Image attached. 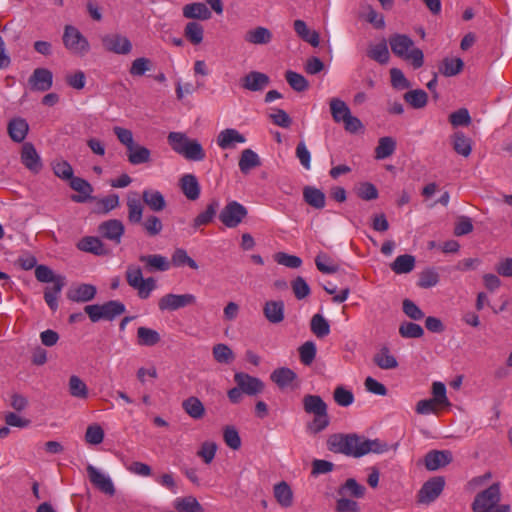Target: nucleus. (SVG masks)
Segmentation results:
<instances>
[{"mask_svg":"<svg viewBox=\"0 0 512 512\" xmlns=\"http://www.w3.org/2000/svg\"><path fill=\"white\" fill-rule=\"evenodd\" d=\"M247 209L237 201L229 202L220 212V221L228 228L237 227L247 216Z\"/></svg>","mask_w":512,"mask_h":512,"instance_id":"9d476101","label":"nucleus"},{"mask_svg":"<svg viewBox=\"0 0 512 512\" xmlns=\"http://www.w3.org/2000/svg\"><path fill=\"white\" fill-rule=\"evenodd\" d=\"M126 153L127 159L132 165L146 164L151 161V151L142 145L134 144Z\"/></svg>","mask_w":512,"mask_h":512,"instance_id":"72a5a7b5","label":"nucleus"},{"mask_svg":"<svg viewBox=\"0 0 512 512\" xmlns=\"http://www.w3.org/2000/svg\"><path fill=\"white\" fill-rule=\"evenodd\" d=\"M69 185L74 191L79 193L78 195H72V201L76 203H84L88 199L92 198L91 194L93 193V187L87 180L80 177H73L69 181Z\"/></svg>","mask_w":512,"mask_h":512,"instance_id":"412c9836","label":"nucleus"},{"mask_svg":"<svg viewBox=\"0 0 512 512\" xmlns=\"http://www.w3.org/2000/svg\"><path fill=\"white\" fill-rule=\"evenodd\" d=\"M329 105L332 118L336 123L343 122L351 113L347 104L339 98H332Z\"/></svg>","mask_w":512,"mask_h":512,"instance_id":"603ef678","label":"nucleus"},{"mask_svg":"<svg viewBox=\"0 0 512 512\" xmlns=\"http://www.w3.org/2000/svg\"><path fill=\"white\" fill-rule=\"evenodd\" d=\"M365 491L366 488L363 485L359 484L355 479L349 478L339 487L338 495L362 498L365 494Z\"/></svg>","mask_w":512,"mask_h":512,"instance_id":"a18cd8bd","label":"nucleus"},{"mask_svg":"<svg viewBox=\"0 0 512 512\" xmlns=\"http://www.w3.org/2000/svg\"><path fill=\"white\" fill-rule=\"evenodd\" d=\"M273 35L271 31L262 26L248 30L244 35V40L247 43L254 45H265L271 42Z\"/></svg>","mask_w":512,"mask_h":512,"instance_id":"c756f323","label":"nucleus"},{"mask_svg":"<svg viewBox=\"0 0 512 512\" xmlns=\"http://www.w3.org/2000/svg\"><path fill=\"white\" fill-rule=\"evenodd\" d=\"M104 48L118 55H127L132 51L131 41L121 34H109L102 38Z\"/></svg>","mask_w":512,"mask_h":512,"instance_id":"2eb2a0df","label":"nucleus"},{"mask_svg":"<svg viewBox=\"0 0 512 512\" xmlns=\"http://www.w3.org/2000/svg\"><path fill=\"white\" fill-rule=\"evenodd\" d=\"M77 247L81 251L89 252L98 256L105 255L107 253V249L103 242L99 238L93 236H86L82 238L78 242Z\"/></svg>","mask_w":512,"mask_h":512,"instance_id":"f704fd0d","label":"nucleus"},{"mask_svg":"<svg viewBox=\"0 0 512 512\" xmlns=\"http://www.w3.org/2000/svg\"><path fill=\"white\" fill-rule=\"evenodd\" d=\"M183 16L187 19L208 20L211 13L204 3L196 2L183 7Z\"/></svg>","mask_w":512,"mask_h":512,"instance_id":"ea45409f","label":"nucleus"},{"mask_svg":"<svg viewBox=\"0 0 512 512\" xmlns=\"http://www.w3.org/2000/svg\"><path fill=\"white\" fill-rule=\"evenodd\" d=\"M311 331L318 337L323 338L330 333L328 321L321 315L315 314L310 323Z\"/></svg>","mask_w":512,"mask_h":512,"instance_id":"680f3d73","label":"nucleus"},{"mask_svg":"<svg viewBox=\"0 0 512 512\" xmlns=\"http://www.w3.org/2000/svg\"><path fill=\"white\" fill-rule=\"evenodd\" d=\"M161 341L160 334L148 327L141 326L137 329V343L140 346H155Z\"/></svg>","mask_w":512,"mask_h":512,"instance_id":"c03bdc74","label":"nucleus"},{"mask_svg":"<svg viewBox=\"0 0 512 512\" xmlns=\"http://www.w3.org/2000/svg\"><path fill=\"white\" fill-rule=\"evenodd\" d=\"M263 314L272 324L281 323L285 317V306L282 300H269L263 306Z\"/></svg>","mask_w":512,"mask_h":512,"instance_id":"aec40b11","label":"nucleus"},{"mask_svg":"<svg viewBox=\"0 0 512 512\" xmlns=\"http://www.w3.org/2000/svg\"><path fill=\"white\" fill-rule=\"evenodd\" d=\"M51 168L54 175L62 180L70 181L73 176V168L71 164L63 159H55L51 162Z\"/></svg>","mask_w":512,"mask_h":512,"instance_id":"5fc2aeb1","label":"nucleus"},{"mask_svg":"<svg viewBox=\"0 0 512 512\" xmlns=\"http://www.w3.org/2000/svg\"><path fill=\"white\" fill-rule=\"evenodd\" d=\"M86 471L89 477L90 482L102 493L107 494L109 496H113L115 494V487L111 480V478L101 472L99 469L94 467L91 464H88L86 467Z\"/></svg>","mask_w":512,"mask_h":512,"instance_id":"4468645a","label":"nucleus"},{"mask_svg":"<svg viewBox=\"0 0 512 512\" xmlns=\"http://www.w3.org/2000/svg\"><path fill=\"white\" fill-rule=\"evenodd\" d=\"M389 449L388 444L382 442L378 439L375 440H366L362 437H359V446H358V457H361L370 452L381 454L387 452Z\"/></svg>","mask_w":512,"mask_h":512,"instance_id":"e433bc0d","label":"nucleus"},{"mask_svg":"<svg viewBox=\"0 0 512 512\" xmlns=\"http://www.w3.org/2000/svg\"><path fill=\"white\" fill-rule=\"evenodd\" d=\"M359 436L333 434L327 440V447L331 452L342 453L358 457Z\"/></svg>","mask_w":512,"mask_h":512,"instance_id":"0eeeda50","label":"nucleus"},{"mask_svg":"<svg viewBox=\"0 0 512 512\" xmlns=\"http://www.w3.org/2000/svg\"><path fill=\"white\" fill-rule=\"evenodd\" d=\"M285 78L291 88L297 92H303L309 87L308 81L305 77L297 72L287 71Z\"/></svg>","mask_w":512,"mask_h":512,"instance_id":"69168bd1","label":"nucleus"},{"mask_svg":"<svg viewBox=\"0 0 512 512\" xmlns=\"http://www.w3.org/2000/svg\"><path fill=\"white\" fill-rule=\"evenodd\" d=\"M452 461L450 451H430L425 456V467L430 471H435L441 467L448 465Z\"/></svg>","mask_w":512,"mask_h":512,"instance_id":"5701e85b","label":"nucleus"},{"mask_svg":"<svg viewBox=\"0 0 512 512\" xmlns=\"http://www.w3.org/2000/svg\"><path fill=\"white\" fill-rule=\"evenodd\" d=\"M35 277L42 283H58L59 279H65L62 275H55L54 272L46 265H38L35 268Z\"/></svg>","mask_w":512,"mask_h":512,"instance_id":"e2e57ef3","label":"nucleus"},{"mask_svg":"<svg viewBox=\"0 0 512 512\" xmlns=\"http://www.w3.org/2000/svg\"><path fill=\"white\" fill-rule=\"evenodd\" d=\"M261 165V160L258 154L250 148L244 149L241 152L238 166L240 171L247 175L252 169Z\"/></svg>","mask_w":512,"mask_h":512,"instance_id":"2f4dec72","label":"nucleus"},{"mask_svg":"<svg viewBox=\"0 0 512 512\" xmlns=\"http://www.w3.org/2000/svg\"><path fill=\"white\" fill-rule=\"evenodd\" d=\"M63 44L65 48L77 55H84L90 49L88 40L72 25L65 26Z\"/></svg>","mask_w":512,"mask_h":512,"instance_id":"1a4fd4ad","label":"nucleus"},{"mask_svg":"<svg viewBox=\"0 0 512 512\" xmlns=\"http://www.w3.org/2000/svg\"><path fill=\"white\" fill-rule=\"evenodd\" d=\"M245 142V136L234 128H226L220 131L216 139L218 147L222 150L234 149L238 144Z\"/></svg>","mask_w":512,"mask_h":512,"instance_id":"a211bd4d","label":"nucleus"},{"mask_svg":"<svg viewBox=\"0 0 512 512\" xmlns=\"http://www.w3.org/2000/svg\"><path fill=\"white\" fill-rule=\"evenodd\" d=\"M269 84V76L258 71H251L241 78V87L251 92L263 91Z\"/></svg>","mask_w":512,"mask_h":512,"instance_id":"f3484780","label":"nucleus"},{"mask_svg":"<svg viewBox=\"0 0 512 512\" xmlns=\"http://www.w3.org/2000/svg\"><path fill=\"white\" fill-rule=\"evenodd\" d=\"M399 334L403 338H420L424 334L423 328L413 322H404L399 327Z\"/></svg>","mask_w":512,"mask_h":512,"instance_id":"774afa93","label":"nucleus"},{"mask_svg":"<svg viewBox=\"0 0 512 512\" xmlns=\"http://www.w3.org/2000/svg\"><path fill=\"white\" fill-rule=\"evenodd\" d=\"M396 149V141L392 137H382L375 148V158L378 160L388 158Z\"/></svg>","mask_w":512,"mask_h":512,"instance_id":"864d4df0","label":"nucleus"},{"mask_svg":"<svg viewBox=\"0 0 512 512\" xmlns=\"http://www.w3.org/2000/svg\"><path fill=\"white\" fill-rule=\"evenodd\" d=\"M172 264L175 267H184L188 266L189 268L193 270H197L198 264L194 259H192L186 252V250L182 248H177L172 254L171 257Z\"/></svg>","mask_w":512,"mask_h":512,"instance_id":"13d9d810","label":"nucleus"},{"mask_svg":"<svg viewBox=\"0 0 512 512\" xmlns=\"http://www.w3.org/2000/svg\"><path fill=\"white\" fill-rule=\"evenodd\" d=\"M20 160L23 166L33 174H38L43 169L42 159L35 146L30 142L22 145Z\"/></svg>","mask_w":512,"mask_h":512,"instance_id":"f8f14e48","label":"nucleus"},{"mask_svg":"<svg viewBox=\"0 0 512 512\" xmlns=\"http://www.w3.org/2000/svg\"><path fill=\"white\" fill-rule=\"evenodd\" d=\"M405 101L415 109H420L426 106L428 101L427 93L422 89L411 90L405 93Z\"/></svg>","mask_w":512,"mask_h":512,"instance_id":"052dcab7","label":"nucleus"},{"mask_svg":"<svg viewBox=\"0 0 512 512\" xmlns=\"http://www.w3.org/2000/svg\"><path fill=\"white\" fill-rule=\"evenodd\" d=\"M463 68L464 62L461 58L445 57L439 66V72L446 77H452L462 72Z\"/></svg>","mask_w":512,"mask_h":512,"instance_id":"79ce46f5","label":"nucleus"},{"mask_svg":"<svg viewBox=\"0 0 512 512\" xmlns=\"http://www.w3.org/2000/svg\"><path fill=\"white\" fill-rule=\"evenodd\" d=\"M140 224L142 225L146 234L151 237L157 236L163 229V224L160 218L155 215H149L144 221L141 220Z\"/></svg>","mask_w":512,"mask_h":512,"instance_id":"338daca9","label":"nucleus"},{"mask_svg":"<svg viewBox=\"0 0 512 512\" xmlns=\"http://www.w3.org/2000/svg\"><path fill=\"white\" fill-rule=\"evenodd\" d=\"M196 296L190 293L174 294L168 293L158 299V309L161 312L176 311L187 306L196 304Z\"/></svg>","mask_w":512,"mask_h":512,"instance_id":"6e6552de","label":"nucleus"},{"mask_svg":"<svg viewBox=\"0 0 512 512\" xmlns=\"http://www.w3.org/2000/svg\"><path fill=\"white\" fill-rule=\"evenodd\" d=\"M303 198L307 204L315 209H322L325 207V194L315 187L306 186L303 189Z\"/></svg>","mask_w":512,"mask_h":512,"instance_id":"37998d69","label":"nucleus"},{"mask_svg":"<svg viewBox=\"0 0 512 512\" xmlns=\"http://www.w3.org/2000/svg\"><path fill=\"white\" fill-rule=\"evenodd\" d=\"M118 206L119 196L117 194H110L96 201L94 211L98 214H107Z\"/></svg>","mask_w":512,"mask_h":512,"instance_id":"bf43d9fd","label":"nucleus"},{"mask_svg":"<svg viewBox=\"0 0 512 512\" xmlns=\"http://www.w3.org/2000/svg\"><path fill=\"white\" fill-rule=\"evenodd\" d=\"M64 286L65 279H59L58 283L45 288L44 299L52 311H56L58 308V297Z\"/></svg>","mask_w":512,"mask_h":512,"instance_id":"49530a36","label":"nucleus"},{"mask_svg":"<svg viewBox=\"0 0 512 512\" xmlns=\"http://www.w3.org/2000/svg\"><path fill=\"white\" fill-rule=\"evenodd\" d=\"M234 382L240 387L243 393L248 396L258 395L264 390V383L262 380L244 372L235 373Z\"/></svg>","mask_w":512,"mask_h":512,"instance_id":"ddd939ff","label":"nucleus"},{"mask_svg":"<svg viewBox=\"0 0 512 512\" xmlns=\"http://www.w3.org/2000/svg\"><path fill=\"white\" fill-rule=\"evenodd\" d=\"M218 209H219V202L217 200L211 201L207 205L206 209L203 212H201L200 214H198V216L194 219V222H193L194 228H198L200 226L207 225L210 222H212V220L214 219V217L217 214Z\"/></svg>","mask_w":512,"mask_h":512,"instance_id":"3c124183","label":"nucleus"},{"mask_svg":"<svg viewBox=\"0 0 512 512\" xmlns=\"http://www.w3.org/2000/svg\"><path fill=\"white\" fill-rule=\"evenodd\" d=\"M369 58L380 64H386L390 59V54L386 40H382L376 45H371L367 51Z\"/></svg>","mask_w":512,"mask_h":512,"instance_id":"8fccbe9b","label":"nucleus"},{"mask_svg":"<svg viewBox=\"0 0 512 512\" xmlns=\"http://www.w3.org/2000/svg\"><path fill=\"white\" fill-rule=\"evenodd\" d=\"M139 260L145 264V267L149 272H164L170 269V262L165 256L160 254L141 255Z\"/></svg>","mask_w":512,"mask_h":512,"instance_id":"cd10ccee","label":"nucleus"},{"mask_svg":"<svg viewBox=\"0 0 512 512\" xmlns=\"http://www.w3.org/2000/svg\"><path fill=\"white\" fill-rule=\"evenodd\" d=\"M28 84L33 91L46 92L53 85V74L47 68H36L29 77Z\"/></svg>","mask_w":512,"mask_h":512,"instance_id":"dca6fc26","label":"nucleus"},{"mask_svg":"<svg viewBox=\"0 0 512 512\" xmlns=\"http://www.w3.org/2000/svg\"><path fill=\"white\" fill-rule=\"evenodd\" d=\"M126 310L125 305L118 300H111L103 304H92L84 307L85 313L93 322L100 320L112 321Z\"/></svg>","mask_w":512,"mask_h":512,"instance_id":"20e7f679","label":"nucleus"},{"mask_svg":"<svg viewBox=\"0 0 512 512\" xmlns=\"http://www.w3.org/2000/svg\"><path fill=\"white\" fill-rule=\"evenodd\" d=\"M223 441L232 450H239L242 445L239 432L233 425L223 427Z\"/></svg>","mask_w":512,"mask_h":512,"instance_id":"4d7b16f0","label":"nucleus"},{"mask_svg":"<svg viewBox=\"0 0 512 512\" xmlns=\"http://www.w3.org/2000/svg\"><path fill=\"white\" fill-rule=\"evenodd\" d=\"M296 34L305 42L309 43L313 47H317L320 44V36L316 31H311L303 20H295L293 23Z\"/></svg>","mask_w":512,"mask_h":512,"instance_id":"c9c22d12","label":"nucleus"},{"mask_svg":"<svg viewBox=\"0 0 512 512\" xmlns=\"http://www.w3.org/2000/svg\"><path fill=\"white\" fill-rule=\"evenodd\" d=\"M451 142L454 151L463 156L468 157L472 152V140L462 131H457L451 136Z\"/></svg>","mask_w":512,"mask_h":512,"instance_id":"4c0bfd02","label":"nucleus"},{"mask_svg":"<svg viewBox=\"0 0 512 512\" xmlns=\"http://www.w3.org/2000/svg\"><path fill=\"white\" fill-rule=\"evenodd\" d=\"M142 199L153 212H160L166 207V200L163 194L158 190L151 188L143 190Z\"/></svg>","mask_w":512,"mask_h":512,"instance_id":"a878e982","label":"nucleus"},{"mask_svg":"<svg viewBox=\"0 0 512 512\" xmlns=\"http://www.w3.org/2000/svg\"><path fill=\"white\" fill-rule=\"evenodd\" d=\"M303 409L307 414L313 415V420L308 423L307 430L311 434H318L325 430L330 423L327 404L318 395L307 394L303 397Z\"/></svg>","mask_w":512,"mask_h":512,"instance_id":"f03ea898","label":"nucleus"},{"mask_svg":"<svg viewBox=\"0 0 512 512\" xmlns=\"http://www.w3.org/2000/svg\"><path fill=\"white\" fill-rule=\"evenodd\" d=\"M415 266V258L411 255L404 254L398 256L391 264V269L396 274H405L413 270Z\"/></svg>","mask_w":512,"mask_h":512,"instance_id":"6e6d98bb","label":"nucleus"},{"mask_svg":"<svg viewBox=\"0 0 512 512\" xmlns=\"http://www.w3.org/2000/svg\"><path fill=\"white\" fill-rule=\"evenodd\" d=\"M317 269L324 274H333L338 271V265L325 253H320L315 258Z\"/></svg>","mask_w":512,"mask_h":512,"instance_id":"0e129e2a","label":"nucleus"},{"mask_svg":"<svg viewBox=\"0 0 512 512\" xmlns=\"http://www.w3.org/2000/svg\"><path fill=\"white\" fill-rule=\"evenodd\" d=\"M126 281L143 300L148 299L157 287V282L153 277L143 278L141 268L133 265L128 266L126 270Z\"/></svg>","mask_w":512,"mask_h":512,"instance_id":"39448f33","label":"nucleus"},{"mask_svg":"<svg viewBox=\"0 0 512 512\" xmlns=\"http://www.w3.org/2000/svg\"><path fill=\"white\" fill-rule=\"evenodd\" d=\"M389 45L393 54L412 64L418 69L424 64V54L415 47L414 41L406 34H393L389 37Z\"/></svg>","mask_w":512,"mask_h":512,"instance_id":"f257e3e1","label":"nucleus"},{"mask_svg":"<svg viewBox=\"0 0 512 512\" xmlns=\"http://www.w3.org/2000/svg\"><path fill=\"white\" fill-rule=\"evenodd\" d=\"M182 193L189 200L195 201L200 196V185L195 175L185 174L179 182Z\"/></svg>","mask_w":512,"mask_h":512,"instance_id":"b1692460","label":"nucleus"},{"mask_svg":"<svg viewBox=\"0 0 512 512\" xmlns=\"http://www.w3.org/2000/svg\"><path fill=\"white\" fill-rule=\"evenodd\" d=\"M68 391L73 398L86 400L89 397V388L77 375H71L68 380Z\"/></svg>","mask_w":512,"mask_h":512,"instance_id":"a19ab883","label":"nucleus"},{"mask_svg":"<svg viewBox=\"0 0 512 512\" xmlns=\"http://www.w3.org/2000/svg\"><path fill=\"white\" fill-rule=\"evenodd\" d=\"M445 481L442 477H433L423 484L418 492V502L421 504H430L434 502L442 493Z\"/></svg>","mask_w":512,"mask_h":512,"instance_id":"9b49d317","label":"nucleus"},{"mask_svg":"<svg viewBox=\"0 0 512 512\" xmlns=\"http://www.w3.org/2000/svg\"><path fill=\"white\" fill-rule=\"evenodd\" d=\"M97 289L92 284H80L71 288L67 297L69 300L77 303H84L91 301L95 298Z\"/></svg>","mask_w":512,"mask_h":512,"instance_id":"4be33fe9","label":"nucleus"},{"mask_svg":"<svg viewBox=\"0 0 512 512\" xmlns=\"http://www.w3.org/2000/svg\"><path fill=\"white\" fill-rule=\"evenodd\" d=\"M128 220L130 223L139 224L143 217L144 206L136 192L127 197Z\"/></svg>","mask_w":512,"mask_h":512,"instance_id":"393cba45","label":"nucleus"},{"mask_svg":"<svg viewBox=\"0 0 512 512\" xmlns=\"http://www.w3.org/2000/svg\"><path fill=\"white\" fill-rule=\"evenodd\" d=\"M273 494L277 503L283 508H289L293 504V491L287 482L282 481L273 487Z\"/></svg>","mask_w":512,"mask_h":512,"instance_id":"473e14b6","label":"nucleus"},{"mask_svg":"<svg viewBox=\"0 0 512 512\" xmlns=\"http://www.w3.org/2000/svg\"><path fill=\"white\" fill-rule=\"evenodd\" d=\"M184 36L192 45H199L204 38V28L198 22H188L184 28Z\"/></svg>","mask_w":512,"mask_h":512,"instance_id":"de8ad7c7","label":"nucleus"},{"mask_svg":"<svg viewBox=\"0 0 512 512\" xmlns=\"http://www.w3.org/2000/svg\"><path fill=\"white\" fill-rule=\"evenodd\" d=\"M167 141L172 150L190 161H202L206 154L197 140L189 139L184 133L170 132Z\"/></svg>","mask_w":512,"mask_h":512,"instance_id":"7ed1b4c3","label":"nucleus"},{"mask_svg":"<svg viewBox=\"0 0 512 512\" xmlns=\"http://www.w3.org/2000/svg\"><path fill=\"white\" fill-rule=\"evenodd\" d=\"M182 408L192 419L199 420L205 415V407L196 396H190L182 402Z\"/></svg>","mask_w":512,"mask_h":512,"instance_id":"58836bf2","label":"nucleus"},{"mask_svg":"<svg viewBox=\"0 0 512 512\" xmlns=\"http://www.w3.org/2000/svg\"><path fill=\"white\" fill-rule=\"evenodd\" d=\"M8 134L10 138L17 143H21L26 138L28 131H29V125L27 121L23 118H14L8 123Z\"/></svg>","mask_w":512,"mask_h":512,"instance_id":"bb28decb","label":"nucleus"},{"mask_svg":"<svg viewBox=\"0 0 512 512\" xmlns=\"http://www.w3.org/2000/svg\"><path fill=\"white\" fill-rule=\"evenodd\" d=\"M98 231L104 238L119 244L125 232V227L120 220L110 219L102 222L99 225Z\"/></svg>","mask_w":512,"mask_h":512,"instance_id":"6ab92c4d","label":"nucleus"},{"mask_svg":"<svg viewBox=\"0 0 512 512\" xmlns=\"http://www.w3.org/2000/svg\"><path fill=\"white\" fill-rule=\"evenodd\" d=\"M296 378V373L287 367L277 368L270 374L271 381L275 383L280 389L289 387L296 380Z\"/></svg>","mask_w":512,"mask_h":512,"instance_id":"7c9ffc66","label":"nucleus"},{"mask_svg":"<svg viewBox=\"0 0 512 512\" xmlns=\"http://www.w3.org/2000/svg\"><path fill=\"white\" fill-rule=\"evenodd\" d=\"M178 512H204L203 507L194 496L179 497L174 501Z\"/></svg>","mask_w":512,"mask_h":512,"instance_id":"09e8293b","label":"nucleus"},{"mask_svg":"<svg viewBox=\"0 0 512 512\" xmlns=\"http://www.w3.org/2000/svg\"><path fill=\"white\" fill-rule=\"evenodd\" d=\"M501 500L500 484L494 483L487 489L479 492L472 502L473 512H486L498 508Z\"/></svg>","mask_w":512,"mask_h":512,"instance_id":"423d86ee","label":"nucleus"},{"mask_svg":"<svg viewBox=\"0 0 512 512\" xmlns=\"http://www.w3.org/2000/svg\"><path fill=\"white\" fill-rule=\"evenodd\" d=\"M373 362L380 369L392 370L398 367V361L386 346L381 347L373 356Z\"/></svg>","mask_w":512,"mask_h":512,"instance_id":"c85d7f7f","label":"nucleus"}]
</instances>
